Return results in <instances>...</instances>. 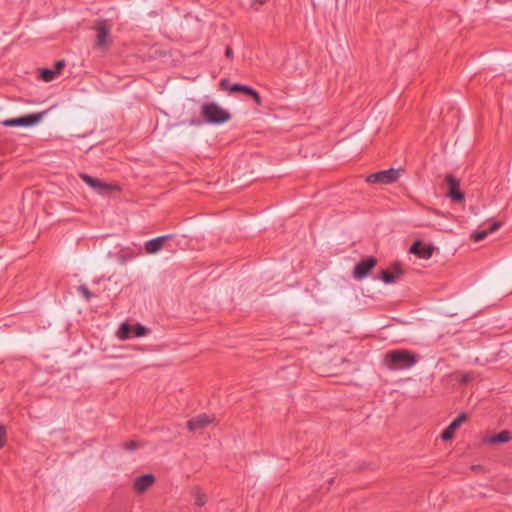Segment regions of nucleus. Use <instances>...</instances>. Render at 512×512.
Listing matches in <instances>:
<instances>
[{"mask_svg": "<svg viewBox=\"0 0 512 512\" xmlns=\"http://www.w3.org/2000/svg\"><path fill=\"white\" fill-rule=\"evenodd\" d=\"M384 363L389 370H405L417 363V356L406 349L391 350L385 354Z\"/></svg>", "mask_w": 512, "mask_h": 512, "instance_id": "obj_1", "label": "nucleus"}, {"mask_svg": "<svg viewBox=\"0 0 512 512\" xmlns=\"http://www.w3.org/2000/svg\"><path fill=\"white\" fill-rule=\"evenodd\" d=\"M201 115L209 124H222L231 118L230 113L215 102L204 103L201 107Z\"/></svg>", "mask_w": 512, "mask_h": 512, "instance_id": "obj_2", "label": "nucleus"}, {"mask_svg": "<svg viewBox=\"0 0 512 512\" xmlns=\"http://www.w3.org/2000/svg\"><path fill=\"white\" fill-rule=\"evenodd\" d=\"M94 30L96 31L94 48L100 50L107 49L112 44L110 36L111 26L108 24V21L104 19L96 20Z\"/></svg>", "mask_w": 512, "mask_h": 512, "instance_id": "obj_3", "label": "nucleus"}, {"mask_svg": "<svg viewBox=\"0 0 512 512\" xmlns=\"http://www.w3.org/2000/svg\"><path fill=\"white\" fill-rule=\"evenodd\" d=\"M399 178V170L390 168L367 176L366 181L371 184H391Z\"/></svg>", "mask_w": 512, "mask_h": 512, "instance_id": "obj_4", "label": "nucleus"}, {"mask_svg": "<svg viewBox=\"0 0 512 512\" xmlns=\"http://www.w3.org/2000/svg\"><path fill=\"white\" fill-rule=\"evenodd\" d=\"M44 114L45 112L27 114L21 117L7 119L3 121L2 124L6 127H30L40 122Z\"/></svg>", "mask_w": 512, "mask_h": 512, "instance_id": "obj_5", "label": "nucleus"}, {"mask_svg": "<svg viewBox=\"0 0 512 512\" xmlns=\"http://www.w3.org/2000/svg\"><path fill=\"white\" fill-rule=\"evenodd\" d=\"M377 265V259L373 256H370L364 260H361L358 262L354 269L352 276L356 280H362L363 278L367 277L370 271Z\"/></svg>", "mask_w": 512, "mask_h": 512, "instance_id": "obj_6", "label": "nucleus"}, {"mask_svg": "<svg viewBox=\"0 0 512 512\" xmlns=\"http://www.w3.org/2000/svg\"><path fill=\"white\" fill-rule=\"evenodd\" d=\"M445 182L448 186L447 196L455 203L464 201L465 196L460 190V181L453 175L449 174L445 177Z\"/></svg>", "mask_w": 512, "mask_h": 512, "instance_id": "obj_7", "label": "nucleus"}, {"mask_svg": "<svg viewBox=\"0 0 512 512\" xmlns=\"http://www.w3.org/2000/svg\"><path fill=\"white\" fill-rule=\"evenodd\" d=\"M79 177L93 190H95L98 193L105 194L112 191L113 187L110 184H107L105 182H102L98 178H94L86 173H80Z\"/></svg>", "mask_w": 512, "mask_h": 512, "instance_id": "obj_8", "label": "nucleus"}, {"mask_svg": "<svg viewBox=\"0 0 512 512\" xmlns=\"http://www.w3.org/2000/svg\"><path fill=\"white\" fill-rule=\"evenodd\" d=\"M434 248L431 245L424 244L416 240L410 247L409 252L422 259H429L433 254Z\"/></svg>", "mask_w": 512, "mask_h": 512, "instance_id": "obj_9", "label": "nucleus"}, {"mask_svg": "<svg viewBox=\"0 0 512 512\" xmlns=\"http://www.w3.org/2000/svg\"><path fill=\"white\" fill-rule=\"evenodd\" d=\"M467 420V415L465 413L460 414L457 418H455L449 426L442 432L441 438L444 441H449L454 437V433L457 428L460 427L462 423Z\"/></svg>", "mask_w": 512, "mask_h": 512, "instance_id": "obj_10", "label": "nucleus"}, {"mask_svg": "<svg viewBox=\"0 0 512 512\" xmlns=\"http://www.w3.org/2000/svg\"><path fill=\"white\" fill-rule=\"evenodd\" d=\"M393 272H389L387 270H382L380 273V279L385 284L395 283L399 277L403 274V270L401 269V265L397 262L392 264Z\"/></svg>", "mask_w": 512, "mask_h": 512, "instance_id": "obj_11", "label": "nucleus"}, {"mask_svg": "<svg viewBox=\"0 0 512 512\" xmlns=\"http://www.w3.org/2000/svg\"><path fill=\"white\" fill-rule=\"evenodd\" d=\"M172 237V235H163L147 241L145 243L146 252L148 254H155L159 252L163 248L164 243Z\"/></svg>", "mask_w": 512, "mask_h": 512, "instance_id": "obj_12", "label": "nucleus"}, {"mask_svg": "<svg viewBox=\"0 0 512 512\" xmlns=\"http://www.w3.org/2000/svg\"><path fill=\"white\" fill-rule=\"evenodd\" d=\"M214 417L208 416L206 414L198 415L187 422V427L189 431H196L206 427L208 424L212 423Z\"/></svg>", "mask_w": 512, "mask_h": 512, "instance_id": "obj_13", "label": "nucleus"}, {"mask_svg": "<svg viewBox=\"0 0 512 512\" xmlns=\"http://www.w3.org/2000/svg\"><path fill=\"white\" fill-rule=\"evenodd\" d=\"M155 482V477L152 474H144L139 476L134 481V489L138 493L145 492L148 488H150Z\"/></svg>", "mask_w": 512, "mask_h": 512, "instance_id": "obj_14", "label": "nucleus"}, {"mask_svg": "<svg viewBox=\"0 0 512 512\" xmlns=\"http://www.w3.org/2000/svg\"><path fill=\"white\" fill-rule=\"evenodd\" d=\"M220 85L221 87L228 89L230 92H242L248 96L249 94H252V87L239 83L229 85V81L227 79H222Z\"/></svg>", "mask_w": 512, "mask_h": 512, "instance_id": "obj_15", "label": "nucleus"}, {"mask_svg": "<svg viewBox=\"0 0 512 512\" xmlns=\"http://www.w3.org/2000/svg\"><path fill=\"white\" fill-rule=\"evenodd\" d=\"M499 228H500V223L499 222H493L490 225L489 229L477 231V232L472 234L471 238L475 242L482 241V240H484L487 237L488 234L497 231Z\"/></svg>", "mask_w": 512, "mask_h": 512, "instance_id": "obj_16", "label": "nucleus"}, {"mask_svg": "<svg viewBox=\"0 0 512 512\" xmlns=\"http://www.w3.org/2000/svg\"><path fill=\"white\" fill-rule=\"evenodd\" d=\"M512 439L511 433L508 430H503L495 435L489 437L486 442L489 444L506 443Z\"/></svg>", "mask_w": 512, "mask_h": 512, "instance_id": "obj_17", "label": "nucleus"}, {"mask_svg": "<svg viewBox=\"0 0 512 512\" xmlns=\"http://www.w3.org/2000/svg\"><path fill=\"white\" fill-rule=\"evenodd\" d=\"M133 325H130L128 323H122L120 325V328L118 330V336L119 338L121 339H129L132 337V333H133Z\"/></svg>", "mask_w": 512, "mask_h": 512, "instance_id": "obj_18", "label": "nucleus"}, {"mask_svg": "<svg viewBox=\"0 0 512 512\" xmlns=\"http://www.w3.org/2000/svg\"><path fill=\"white\" fill-rule=\"evenodd\" d=\"M56 75L57 73L52 69L43 68L40 71L41 79L45 82L52 81L56 77Z\"/></svg>", "mask_w": 512, "mask_h": 512, "instance_id": "obj_19", "label": "nucleus"}, {"mask_svg": "<svg viewBox=\"0 0 512 512\" xmlns=\"http://www.w3.org/2000/svg\"><path fill=\"white\" fill-rule=\"evenodd\" d=\"M193 495L195 497V505L198 506V507H202L205 505L206 503V496L205 494L201 493L200 490L198 488H195L193 490Z\"/></svg>", "mask_w": 512, "mask_h": 512, "instance_id": "obj_20", "label": "nucleus"}, {"mask_svg": "<svg viewBox=\"0 0 512 512\" xmlns=\"http://www.w3.org/2000/svg\"><path fill=\"white\" fill-rule=\"evenodd\" d=\"M132 329H133L132 337H142V336H145L149 332L148 328H146L145 326H143L139 323L136 325H133Z\"/></svg>", "mask_w": 512, "mask_h": 512, "instance_id": "obj_21", "label": "nucleus"}, {"mask_svg": "<svg viewBox=\"0 0 512 512\" xmlns=\"http://www.w3.org/2000/svg\"><path fill=\"white\" fill-rule=\"evenodd\" d=\"M77 291L79 292V294L82 295L83 298H85V300L87 301H90L92 298L94 297H97V295L93 294L92 292H90V290L88 289V287L86 285H80L78 288H77Z\"/></svg>", "mask_w": 512, "mask_h": 512, "instance_id": "obj_22", "label": "nucleus"}, {"mask_svg": "<svg viewBox=\"0 0 512 512\" xmlns=\"http://www.w3.org/2000/svg\"><path fill=\"white\" fill-rule=\"evenodd\" d=\"M123 448L127 451H134L140 447V443L135 440L126 441L122 444Z\"/></svg>", "mask_w": 512, "mask_h": 512, "instance_id": "obj_23", "label": "nucleus"}, {"mask_svg": "<svg viewBox=\"0 0 512 512\" xmlns=\"http://www.w3.org/2000/svg\"><path fill=\"white\" fill-rule=\"evenodd\" d=\"M7 442V430L4 425H0V449H2Z\"/></svg>", "mask_w": 512, "mask_h": 512, "instance_id": "obj_24", "label": "nucleus"}, {"mask_svg": "<svg viewBox=\"0 0 512 512\" xmlns=\"http://www.w3.org/2000/svg\"><path fill=\"white\" fill-rule=\"evenodd\" d=\"M249 96H251L253 98V100L255 101V103L257 105L262 104V99H261L259 93L255 89H252V94H249Z\"/></svg>", "mask_w": 512, "mask_h": 512, "instance_id": "obj_25", "label": "nucleus"}, {"mask_svg": "<svg viewBox=\"0 0 512 512\" xmlns=\"http://www.w3.org/2000/svg\"><path fill=\"white\" fill-rule=\"evenodd\" d=\"M249 96H251L253 98V100L255 101V103L257 105L262 104V99H261L259 93L255 89H252V94H249Z\"/></svg>", "mask_w": 512, "mask_h": 512, "instance_id": "obj_26", "label": "nucleus"}, {"mask_svg": "<svg viewBox=\"0 0 512 512\" xmlns=\"http://www.w3.org/2000/svg\"><path fill=\"white\" fill-rule=\"evenodd\" d=\"M266 3V0H253L251 6L258 10L260 6L264 5Z\"/></svg>", "mask_w": 512, "mask_h": 512, "instance_id": "obj_27", "label": "nucleus"}, {"mask_svg": "<svg viewBox=\"0 0 512 512\" xmlns=\"http://www.w3.org/2000/svg\"><path fill=\"white\" fill-rule=\"evenodd\" d=\"M56 70H54L57 74L60 73L61 69L65 66L64 60H59L56 62Z\"/></svg>", "mask_w": 512, "mask_h": 512, "instance_id": "obj_28", "label": "nucleus"}, {"mask_svg": "<svg viewBox=\"0 0 512 512\" xmlns=\"http://www.w3.org/2000/svg\"><path fill=\"white\" fill-rule=\"evenodd\" d=\"M471 380V375L470 374H464L461 378V382L466 384L468 383L469 381Z\"/></svg>", "mask_w": 512, "mask_h": 512, "instance_id": "obj_29", "label": "nucleus"}, {"mask_svg": "<svg viewBox=\"0 0 512 512\" xmlns=\"http://www.w3.org/2000/svg\"><path fill=\"white\" fill-rule=\"evenodd\" d=\"M225 56H226L227 58H232V56H233V51H232L231 47H229V46H227V47H226V50H225Z\"/></svg>", "mask_w": 512, "mask_h": 512, "instance_id": "obj_30", "label": "nucleus"}, {"mask_svg": "<svg viewBox=\"0 0 512 512\" xmlns=\"http://www.w3.org/2000/svg\"><path fill=\"white\" fill-rule=\"evenodd\" d=\"M429 211L434 213V214H439L438 212H436L435 210H432V209H430Z\"/></svg>", "mask_w": 512, "mask_h": 512, "instance_id": "obj_31", "label": "nucleus"}]
</instances>
